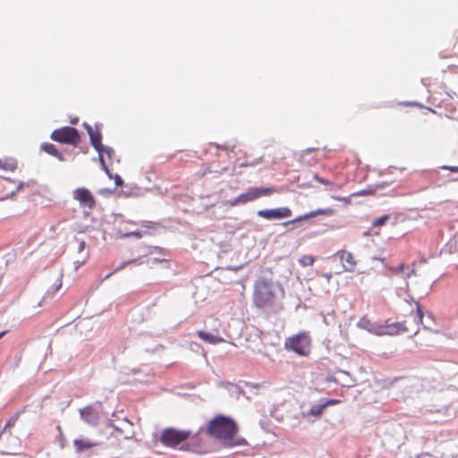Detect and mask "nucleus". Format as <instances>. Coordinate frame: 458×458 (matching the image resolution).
Masks as SVG:
<instances>
[{"instance_id":"obj_8","label":"nucleus","mask_w":458,"mask_h":458,"mask_svg":"<svg viewBox=\"0 0 458 458\" xmlns=\"http://www.w3.org/2000/svg\"><path fill=\"white\" fill-rule=\"evenodd\" d=\"M72 196L78 200L81 207L92 209L96 206V199L93 194L86 188H77L73 191Z\"/></svg>"},{"instance_id":"obj_27","label":"nucleus","mask_w":458,"mask_h":458,"mask_svg":"<svg viewBox=\"0 0 458 458\" xmlns=\"http://www.w3.org/2000/svg\"><path fill=\"white\" fill-rule=\"evenodd\" d=\"M122 236L123 237H129V236H133V237H136L138 239L141 238L142 237V233L139 231H133V232H127V233H122Z\"/></svg>"},{"instance_id":"obj_3","label":"nucleus","mask_w":458,"mask_h":458,"mask_svg":"<svg viewBox=\"0 0 458 458\" xmlns=\"http://www.w3.org/2000/svg\"><path fill=\"white\" fill-rule=\"evenodd\" d=\"M237 426L230 418L217 416L208 425V432L212 437L227 442L232 440L237 433Z\"/></svg>"},{"instance_id":"obj_9","label":"nucleus","mask_w":458,"mask_h":458,"mask_svg":"<svg viewBox=\"0 0 458 458\" xmlns=\"http://www.w3.org/2000/svg\"><path fill=\"white\" fill-rule=\"evenodd\" d=\"M258 216L264 219L273 220V219H283L288 218L292 216V210L287 207H281L273 209H261L258 211Z\"/></svg>"},{"instance_id":"obj_1","label":"nucleus","mask_w":458,"mask_h":458,"mask_svg":"<svg viewBox=\"0 0 458 458\" xmlns=\"http://www.w3.org/2000/svg\"><path fill=\"white\" fill-rule=\"evenodd\" d=\"M252 301L256 308L269 313H276L284 308L282 303H277L273 282L264 277L255 281Z\"/></svg>"},{"instance_id":"obj_24","label":"nucleus","mask_w":458,"mask_h":458,"mask_svg":"<svg viewBox=\"0 0 458 458\" xmlns=\"http://www.w3.org/2000/svg\"><path fill=\"white\" fill-rule=\"evenodd\" d=\"M375 190L374 189H366V190H361L360 191H357V192H354L351 195V197H360V196H369V195H374L375 194Z\"/></svg>"},{"instance_id":"obj_5","label":"nucleus","mask_w":458,"mask_h":458,"mask_svg":"<svg viewBox=\"0 0 458 458\" xmlns=\"http://www.w3.org/2000/svg\"><path fill=\"white\" fill-rule=\"evenodd\" d=\"M285 349L298 355L308 356L310 352L311 340L308 334L300 333L286 339Z\"/></svg>"},{"instance_id":"obj_17","label":"nucleus","mask_w":458,"mask_h":458,"mask_svg":"<svg viewBox=\"0 0 458 458\" xmlns=\"http://www.w3.org/2000/svg\"><path fill=\"white\" fill-rule=\"evenodd\" d=\"M40 149L50 156L56 157L60 161H64V156L58 151L55 146L52 143H43L40 146Z\"/></svg>"},{"instance_id":"obj_32","label":"nucleus","mask_w":458,"mask_h":458,"mask_svg":"<svg viewBox=\"0 0 458 458\" xmlns=\"http://www.w3.org/2000/svg\"><path fill=\"white\" fill-rule=\"evenodd\" d=\"M316 179H317V181H318V182H320V183H322V184H325V185H330V186H332V185H333V183H331L329 181L325 180V179H323V178L317 177Z\"/></svg>"},{"instance_id":"obj_2","label":"nucleus","mask_w":458,"mask_h":458,"mask_svg":"<svg viewBox=\"0 0 458 458\" xmlns=\"http://www.w3.org/2000/svg\"><path fill=\"white\" fill-rule=\"evenodd\" d=\"M403 311L409 317V321L397 322L390 326L391 333H409L411 335L417 334L419 326L422 324L424 317L421 306L414 299L405 300L403 305Z\"/></svg>"},{"instance_id":"obj_39","label":"nucleus","mask_w":458,"mask_h":458,"mask_svg":"<svg viewBox=\"0 0 458 458\" xmlns=\"http://www.w3.org/2000/svg\"><path fill=\"white\" fill-rule=\"evenodd\" d=\"M77 121H78V119L76 118V119L72 120L71 123H77Z\"/></svg>"},{"instance_id":"obj_13","label":"nucleus","mask_w":458,"mask_h":458,"mask_svg":"<svg viewBox=\"0 0 458 458\" xmlns=\"http://www.w3.org/2000/svg\"><path fill=\"white\" fill-rule=\"evenodd\" d=\"M81 419L90 426H97L98 422V413L92 407H85L80 411Z\"/></svg>"},{"instance_id":"obj_4","label":"nucleus","mask_w":458,"mask_h":458,"mask_svg":"<svg viewBox=\"0 0 458 458\" xmlns=\"http://www.w3.org/2000/svg\"><path fill=\"white\" fill-rule=\"evenodd\" d=\"M191 435V431L190 430L166 428L160 433L158 441L165 446L175 448L180 444L186 441Z\"/></svg>"},{"instance_id":"obj_14","label":"nucleus","mask_w":458,"mask_h":458,"mask_svg":"<svg viewBox=\"0 0 458 458\" xmlns=\"http://www.w3.org/2000/svg\"><path fill=\"white\" fill-rule=\"evenodd\" d=\"M97 151L98 152V156H99L98 158H99V162L101 164L102 169L107 174H109V170H108L107 165H106V161H105V155L107 157V158L109 160H111L113 156L114 155V149L110 147L102 145V148H99Z\"/></svg>"},{"instance_id":"obj_18","label":"nucleus","mask_w":458,"mask_h":458,"mask_svg":"<svg viewBox=\"0 0 458 458\" xmlns=\"http://www.w3.org/2000/svg\"><path fill=\"white\" fill-rule=\"evenodd\" d=\"M325 409L326 405H323L322 403L319 405H314L307 411V413L304 414V416H314L318 418L322 415Z\"/></svg>"},{"instance_id":"obj_37","label":"nucleus","mask_w":458,"mask_h":458,"mask_svg":"<svg viewBox=\"0 0 458 458\" xmlns=\"http://www.w3.org/2000/svg\"><path fill=\"white\" fill-rule=\"evenodd\" d=\"M314 150H315V148H307V149H305L304 151H305L306 153H310V152H312V151H314Z\"/></svg>"},{"instance_id":"obj_22","label":"nucleus","mask_w":458,"mask_h":458,"mask_svg":"<svg viewBox=\"0 0 458 458\" xmlns=\"http://www.w3.org/2000/svg\"><path fill=\"white\" fill-rule=\"evenodd\" d=\"M408 269V267L404 263H401L397 267H389L388 270L392 275H400L404 273V271Z\"/></svg>"},{"instance_id":"obj_31","label":"nucleus","mask_w":458,"mask_h":458,"mask_svg":"<svg viewBox=\"0 0 458 458\" xmlns=\"http://www.w3.org/2000/svg\"><path fill=\"white\" fill-rule=\"evenodd\" d=\"M335 199L343 201L344 203H350V197H334Z\"/></svg>"},{"instance_id":"obj_35","label":"nucleus","mask_w":458,"mask_h":458,"mask_svg":"<svg viewBox=\"0 0 458 458\" xmlns=\"http://www.w3.org/2000/svg\"><path fill=\"white\" fill-rule=\"evenodd\" d=\"M254 165V163H250V164L249 163H242V164L240 165V166L241 167H244V166H249V165Z\"/></svg>"},{"instance_id":"obj_19","label":"nucleus","mask_w":458,"mask_h":458,"mask_svg":"<svg viewBox=\"0 0 458 458\" xmlns=\"http://www.w3.org/2000/svg\"><path fill=\"white\" fill-rule=\"evenodd\" d=\"M17 167V163L12 159H0V169L5 171H14Z\"/></svg>"},{"instance_id":"obj_29","label":"nucleus","mask_w":458,"mask_h":458,"mask_svg":"<svg viewBox=\"0 0 458 458\" xmlns=\"http://www.w3.org/2000/svg\"><path fill=\"white\" fill-rule=\"evenodd\" d=\"M114 183H115L116 186H122L123 185V179L121 178L120 175L116 174L114 176Z\"/></svg>"},{"instance_id":"obj_11","label":"nucleus","mask_w":458,"mask_h":458,"mask_svg":"<svg viewBox=\"0 0 458 458\" xmlns=\"http://www.w3.org/2000/svg\"><path fill=\"white\" fill-rule=\"evenodd\" d=\"M336 255L339 258L344 271L353 272L355 270L357 260L355 259L354 255L352 252L345 250H342L337 251Z\"/></svg>"},{"instance_id":"obj_34","label":"nucleus","mask_w":458,"mask_h":458,"mask_svg":"<svg viewBox=\"0 0 458 458\" xmlns=\"http://www.w3.org/2000/svg\"><path fill=\"white\" fill-rule=\"evenodd\" d=\"M323 276L327 279V282H329L330 279L332 278V274L331 273L323 274Z\"/></svg>"},{"instance_id":"obj_38","label":"nucleus","mask_w":458,"mask_h":458,"mask_svg":"<svg viewBox=\"0 0 458 458\" xmlns=\"http://www.w3.org/2000/svg\"><path fill=\"white\" fill-rule=\"evenodd\" d=\"M6 331L0 332V339L5 335Z\"/></svg>"},{"instance_id":"obj_36","label":"nucleus","mask_w":458,"mask_h":458,"mask_svg":"<svg viewBox=\"0 0 458 458\" xmlns=\"http://www.w3.org/2000/svg\"><path fill=\"white\" fill-rule=\"evenodd\" d=\"M88 258H89V254H86L84 259L79 263V266L83 265L86 262V260L88 259Z\"/></svg>"},{"instance_id":"obj_30","label":"nucleus","mask_w":458,"mask_h":458,"mask_svg":"<svg viewBox=\"0 0 458 458\" xmlns=\"http://www.w3.org/2000/svg\"><path fill=\"white\" fill-rule=\"evenodd\" d=\"M86 248V243L84 241H80L79 242V245H78V252H81L85 250Z\"/></svg>"},{"instance_id":"obj_21","label":"nucleus","mask_w":458,"mask_h":458,"mask_svg":"<svg viewBox=\"0 0 458 458\" xmlns=\"http://www.w3.org/2000/svg\"><path fill=\"white\" fill-rule=\"evenodd\" d=\"M315 259L311 255H303L298 260L301 267H310L313 265Z\"/></svg>"},{"instance_id":"obj_7","label":"nucleus","mask_w":458,"mask_h":458,"mask_svg":"<svg viewBox=\"0 0 458 458\" xmlns=\"http://www.w3.org/2000/svg\"><path fill=\"white\" fill-rule=\"evenodd\" d=\"M276 192L273 187L250 188L246 192L240 194L236 199L230 202V206L246 204L264 196H269Z\"/></svg>"},{"instance_id":"obj_23","label":"nucleus","mask_w":458,"mask_h":458,"mask_svg":"<svg viewBox=\"0 0 458 458\" xmlns=\"http://www.w3.org/2000/svg\"><path fill=\"white\" fill-rule=\"evenodd\" d=\"M390 219V216L388 215H384L380 217H377L376 218L373 222H372V225L373 226H382L384 225H386V223Z\"/></svg>"},{"instance_id":"obj_6","label":"nucleus","mask_w":458,"mask_h":458,"mask_svg":"<svg viewBox=\"0 0 458 458\" xmlns=\"http://www.w3.org/2000/svg\"><path fill=\"white\" fill-rule=\"evenodd\" d=\"M51 139L55 141L78 146L81 142V136L77 129L70 126L62 127L52 131Z\"/></svg>"},{"instance_id":"obj_25","label":"nucleus","mask_w":458,"mask_h":458,"mask_svg":"<svg viewBox=\"0 0 458 458\" xmlns=\"http://www.w3.org/2000/svg\"><path fill=\"white\" fill-rule=\"evenodd\" d=\"M18 417H19V414L16 413L14 416H13L5 424L3 431H5L7 428H11L13 427H14L17 420H18Z\"/></svg>"},{"instance_id":"obj_26","label":"nucleus","mask_w":458,"mask_h":458,"mask_svg":"<svg viewBox=\"0 0 458 458\" xmlns=\"http://www.w3.org/2000/svg\"><path fill=\"white\" fill-rule=\"evenodd\" d=\"M137 259H134V260H129V261H126V262H123L122 264H120L116 269L114 271H113L112 273H109L106 276V279L108 278L109 276H111L113 274H114L115 272L117 271H120L122 270L123 268H124L126 267L127 264H130V263H132V262H136Z\"/></svg>"},{"instance_id":"obj_28","label":"nucleus","mask_w":458,"mask_h":458,"mask_svg":"<svg viewBox=\"0 0 458 458\" xmlns=\"http://www.w3.org/2000/svg\"><path fill=\"white\" fill-rule=\"evenodd\" d=\"M341 401L339 399H327L325 403H323V405H326V408L327 406L335 405L340 403Z\"/></svg>"},{"instance_id":"obj_16","label":"nucleus","mask_w":458,"mask_h":458,"mask_svg":"<svg viewBox=\"0 0 458 458\" xmlns=\"http://www.w3.org/2000/svg\"><path fill=\"white\" fill-rule=\"evenodd\" d=\"M197 335L204 342L211 344H217L225 342V339L221 336L215 335L201 330L197 332Z\"/></svg>"},{"instance_id":"obj_33","label":"nucleus","mask_w":458,"mask_h":458,"mask_svg":"<svg viewBox=\"0 0 458 458\" xmlns=\"http://www.w3.org/2000/svg\"><path fill=\"white\" fill-rule=\"evenodd\" d=\"M445 169H449L452 172H458V166H444Z\"/></svg>"},{"instance_id":"obj_10","label":"nucleus","mask_w":458,"mask_h":458,"mask_svg":"<svg viewBox=\"0 0 458 458\" xmlns=\"http://www.w3.org/2000/svg\"><path fill=\"white\" fill-rule=\"evenodd\" d=\"M335 214V209L327 208H318L316 210L310 211L309 213L298 216L297 217L284 222L283 225L287 226L289 225H293L298 222L306 221L308 219L316 217L318 216H333Z\"/></svg>"},{"instance_id":"obj_20","label":"nucleus","mask_w":458,"mask_h":458,"mask_svg":"<svg viewBox=\"0 0 458 458\" xmlns=\"http://www.w3.org/2000/svg\"><path fill=\"white\" fill-rule=\"evenodd\" d=\"M62 280L60 278L56 279L54 284L47 291L45 297H52L62 288Z\"/></svg>"},{"instance_id":"obj_12","label":"nucleus","mask_w":458,"mask_h":458,"mask_svg":"<svg viewBox=\"0 0 458 458\" xmlns=\"http://www.w3.org/2000/svg\"><path fill=\"white\" fill-rule=\"evenodd\" d=\"M84 128L86 129L87 132L89 133L90 143L94 147L96 150H98L99 148H102V134L100 131V128L98 125H96L94 128L88 124L84 123Z\"/></svg>"},{"instance_id":"obj_15","label":"nucleus","mask_w":458,"mask_h":458,"mask_svg":"<svg viewBox=\"0 0 458 458\" xmlns=\"http://www.w3.org/2000/svg\"><path fill=\"white\" fill-rule=\"evenodd\" d=\"M99 445H100L99 442L91 441L89 439H74L73 440V446L77 453H81L85 450L91 449Z\"/></svg>"}]
</instances>
